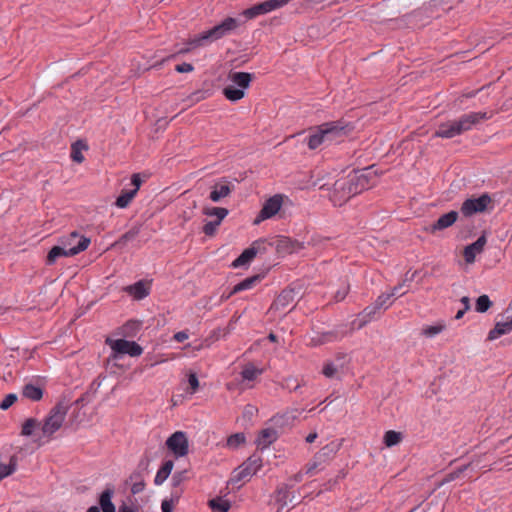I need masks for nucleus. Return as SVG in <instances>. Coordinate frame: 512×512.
I'll list each match as a JSON object with an SVG mask.
<instances>
[{
  "label": "nucleus",
  "instance_id": "nucleus-1",
  "mask_svg": "<svg viewBox=\"0 0 512 512\" xmlns=\"http://www.w3.org/2000/svg\"><path fill=\"white\" fill-rule=\"evenodd\" d=\"M366 188H368L367 174L364 171H352L334 183L331 200L334 205L341 206Z\"/></svg>",
  "mask_w": 512,
  "mask_h": 512
},
{
  "label": "nucleus",
  "instance_id": "nucleus-2",
  "mask_svg": "<svg viewBox=\"0 0 512 512\" xmlns=\"http://www.w3.org/2000/svg\"><path fill=\"white\" fill-rule=\"evenodd\" d=\"M491 117L487 112H470L463 114L458 119L448 120L439 124L434 136L439 138L451 139L470 131L481 121Z\"/></svg>",
  "mask_w": 512,
  "mask_h": 512
},
{
  "label": "nucleus",
  "instance_id": "nucleus-3",
  "mask_svg": "<svg viewBox=\"0 0 512 512\" xmlns=\"http://www.w3.org/2000/svg\"><path fill=\"white\" fill-rule=\"evenodd\" d=\"M239 25L240 22L238 19L228 17L224 19L220 24L190 39L187 42V47L181 49L179 53H187L193 49L206 46L207 44L212 43L230 34Z\"/></svg>",
  "mask_w": 512,
  "mask_h": 512
},
{
  "label": "nucleus",
  "instance_id": "nucleus-4",
  "mask_svg": "<svg viewBox=\"0 0 512 512\" xmlns=\"http://www.w3.org/2000/svg\"><path fill=\"white\" fill-rule=\"evenodd\" d=\"M90 244V239L72 232L68 236L62 237L59 244L52 247L47 255V263L53 264L59 257H70L86 250Z\"/></svg>",
  "mask_w": 512,
  "mask_h": 512
},
{
  "label": "nucleus",
  "instance_id": "nucleus-5",
  "mask_svg": "<svg viewBox=\"0 0 512 512\" xmlns=\"http://www.w3.org/2000/svg\"><path fill=\"white\" fill-rule=\"evenodd\" d=\"M68 411V405L60 402L50 411L40 431L41 434L34 432V442H37L38 446L47 443L51 436L62 426L64 419Z\"/></svg>",
  "mask_w": 512,
  "mask_h": 512
},
{
  "label": "nucleus",
  "instance_id": "nucleus-6",
  "mask_svg": "<svg viewBox=\"0 0 512 512\" xmlns=\"http://www.w3.org/2000/svg\"><path fill=\"white\" fill-rule=\"evenodd\" d=\"M168 450L176 457L181 458L189 452V441L185 432L176 431L166 440Z\"/></svg>",
  "mask_w": 512,
  "mask_h": 512
},
{
  "label": "nucleus",
  "instance_id": "nucleus-7",
  "mask_svg": "<svg viewBox=\"0 0 512 512\" xmlns=\"http://www.w3.org/2000/svg\"><path fill=\"white\" fill-rule=\"evenodd\" d=\"M262 466V459L260 456L252 455L247 461L235 470L234 480L243 481L249 479L251 476L257 473Z\"/></svg>",
  "mask_w": 512,
  "mask_h": 512
},
{
  "label": "nucleus",
  "instance_id": "nucleus-8",
  "mask_svg": "<svg viewBox=\"0 0 512 512\" xmlns=\"http://www.w3.org/2000/svg\"><path fill=\"white\" fill-rule=\"evenodd\" d=\"M490 203L491 198L488 194H483L478 198L467 199L461 206V213L469 217L476 213L484 212Z\"/></svg>",
  "mask_w": 512,
  "mask_h": 512
},
{
  "label": "nucleus",
  "instance_id": "nucleus-9",
  "mask_svg": "<svg viewBox=\"0 0 512 512\" xmlns=\"http://www.w3.org/2000/svg\"><path fill=\"white\" fill-rule=\"evenodd\" d=\"M322 125L329 144L341 141L351 130L341 121L327 122Z\"/></svg>",
  "mask_w": 512,
  "mask_h": 512
},
{
  "label": "nucleus",
  "instance_id": "nucleus-10",
  "mask_svg": "<svg viewBox=\"0 0 512 512\" xmlns=\"http://www.w3.org/2000/svg\"><path fill=\"white\" fill-rule=\"evenodd\" d=\"M272 245L275 247L277 253L283 255L297 253L305 248L304 242H299L286 236L277 237Z\"/></svg>",
  "mask_w": 512,
  "mask_h": 512
},
{
  "label": "nucleus",
  "instance_id": "nucleus-11",
  "mask_svg": "<svg viewBox=\"0 0 512 512\" xmlns=\"http://www.w3.org/2000/svg\"><path fill=\"white\" fill-rule=\"evenodd\" d=\"M111 349L118 354H128L132 357L140 356L143 352L142 347L134 341L117 339L111 342Z\"/></svg>",
  "mask_w": 512,
  "mask_h": 512
},
{
  "label": "nucleus",
  "instance_id": "nucleus-12",
  "mask_svg": "<svg viewBox=\"0 0 512 512\" xmlns=\"http://www.w3.org/2000/svg\"><path fill=\"white\" fill-rule=\"evenodd\" d=\"M282 202L283 197L280 194H276L266 200L255 223H259L261 220L271 218L277 214L282 206Z\"/></svg>",
  "mask_w": 512,
  "mask_h": 512
},
{
  "label": "nucleus",
  "instance_id": "nucleus-13",
  "mask_svg": "<svg viewBox=\"0 0 512 512\" xmlns=\"http://www.w3.org/2000/svg\"><path fill=\"white\" fill-rule=\"evenodd\" d=\"M294 289L283 290L273 302L271 308L277 311L291 310L297 297Z\"/></svg>",
  "mask_w": 512,
  "mask_h": 512
},
{
  "label": "nucleus",
  "instance_id": "nucleus-14",
  "mask_svg": "<svg viewBox=\"0 0 512 512\" xmlns=\"http://www.w3.org/2000/svg\"><path fill=\"white\" fill-rule=\"evenodd\" d=\"M512 331V315L505 314L500 321H497L495 327L490 330L488 340H495L502 335H506Z\"/></svg>",
  "mask_w": 512,
  "mask_h": 512
},
{
  "label": "nucleus",
  "instance_id": "nucleus-15",
  "mask_svg": "<svg viewBox=\"0 0 512 512\" xmlns=\"http://www.w3.org/2000/svg\"><path fill=\"white\" fill-rule=\"evenodd\" d=\"M486 242V237L482 235L474 243L466 246L464 249L465 261L467 263H473L476 255L483 251Z\"/></svg>",
  "mask_w": 512,
  "mask_h": 512
},
{
  "label": "nucleus",
  "instance_id": "nucleus-16",
  "mask_svg": "<svg viewBox=\"0 0 512 512\" xmlns=\"http://www.w3.org/2000/svg\"><path fill=\"white\" fill-rule=\"evenodd\" d=\"M341 447V442L338 441H332L329 444L322 447L315 456L318 460H320L323 464L330 461L336 453L339 451Z\"/></svg>",
  "mask_w": 512,
  "mask_h": 512
},
{
  "label": "nucleus",
  "instance_id": "nucleus-17",
  "mask_svg": "<svg viewBox=\"0 0 512 512\" xmlns=\"http://www.w3.org/2000/svg\"><path fill=\"white\" fill-rule=\"evenodd\" d=\"M124 290L136 300H141L149 295L150 286L148 282L140 280L133 285H129Z\"/></svg>",
  "mask_w": 512,
  "mask_h": 512
},
{
  "label": "nucleus",
  "instance_id": "nucleus-18",
  "mask_svg": "<svg viewBox=\"0 0 512 512\" xmlns=\"http://www.w3.org/2000/svg\"><path fill=\"white\" fill-rule=\"evenodd\" d=\"M278 438V433L274 428H265L260 431L256 444L260 449H266Z\"/></svg>",
  "mask_w": 512,
  "mask_h": 512
},
{
  "label": "nucleus",
  "instance_id": "nucleus-19",
  "mask_svg": "<svg viewBox=\"0 0 512 512\" xmlns=\"http://www.w3.org/2000/svg\"><path fill=\"white\" fill-rule=\"evenodd\" d=\"M345 333L340 332L338 330H330L323 332L321 334H317L316 336L311 338V344L312 345H322L325 343L333 342L340 340L344 337Z\"/></svg>",
  "mask_w": 512,
  "mask_h": 512
},
{
  "label": "nucleus",
  "instance_id": "nucleus-20",
  "mask_svg": "<svg viewBox=\"0 0 512 512\" xmlns=\"http://www.w3.org/2000/svg\"><path fill=\"white\" fill-rule=\"evenodd\" d=\"M232 186L226 182L216 183L210 192L209 198L213 202H220L223 198L230 195Z\"/></svg>",
  "mask_w": 512,
  "mask_h": 512
},
{
  "label": "nucleus",
  "instance_id": "nucleus-21",
  "mask_svg": "<svg viewBox=\"0 0 512 512\" xmlns=\"http://www.w3.org/2000/svg\"><path fill=\"white\" fill-rule=\"evenodd\" d=\"M260 245L259 241L253 243V245L247 249H245L241 255L235 259L232 263L233 267H241L249 263L258 253V246Z\"/></svg>",
  "mask_w": 512,
  "mask_h": 512
},
{
  "label": "nucleus",
  "instance_id": "nucleus-22",
  "mask_svg": "<svg viewBox=\"0 0 512 512\" xmlns=\"http://www.w3.org/2000/svg\"><path fill=\"white\" fill-rule=\"evenodd\" d=\"M381 308L374 302L373 304L367 306L359 315H358V328H362L368 322L376 317L379 314Z\"/></svg>",
  "mask_w": 512,
  "mask_h": 512
},
{
  "label": "nucleus",
  "instance_id": "nucleus-23",
  "mask_svg": "<svg viewBox=\"0 0 512 512\" xmlns=\"http://www.w3.org/2000/svg\"><path fill=\"white\" fill-rule=\"evenodd\" d=\"M458 213L456 211H450L441 217L432 225L431 231L443 230L450 227L457 220Z\"/></svg>",
  "mask_w": 512,
  "mask_h": 512
},
{
  "label": "nucleus",
  "instance_id": "nucleus-24",
  "mask_svg": "<svg viewBox=\"0 0 512 512\" xmlns=\"http://www.w3.org/2000/svg\"><path fill=\"white\" fill-rule=\"evenodd\" d=\"M228 78L234 85L245 91L251 83L252 74L248 72H232Z\"/></svg>",
  "mask_w": 512,
  "mask_h": 512
},
{
  "label": "nucleus",
  "instance_id": "nucleus-25",
  "mask_svg": "<svg viewBox=\"0 0 512 512\" xmlns=\"http://www.w3.org/2000/svg\"><path fill=\"white\" fill-rule=\"evenodd\" d=\"M307 144L310 149H316L322 144H329L322 124L309 136Z\"/></svg>",
  "mask_w": 512,
  "mask_h": 512
},
{
  "label": "nucleus",
  "instance_id": "nucleus-26",
  "mask_svg": "<svg viewBox=\"0 0 512 512\" xmlns=\"http://www.w3.org/2000/svg\"><path fill=\"white\" fill-rule=\"evenodd\" d=\"M113 493L114 491L111 488H107L101 493L99 504L103 512H115V506L111 501Z\"/></svg>",
  "mask_w": 512,
  "mask_h": 512
},
{
  "label": "nucleus",
  "instance_id": "nucleus-27",
  "mask_svg": "<svg viewBox=\"0 0 512 512\" xmlns=\"http://www.w3.org/2000/svg\"><path fill=\"white\" fill-rule=\"evenodd\" d=\"M289 491L287 487H281L276 492L275 502L277 504L276 512H284L288 507L289 502Z\"/></svg>",
  "mask_w": 512,
  "mask_h": 512
},
{
  "label": "nucleus",
  "instance_id": "nucleus-28",
  "mask_svg": "<svg viewBox=\"0 0 512 512\" xmlns=\"http://www.w3.org/2000/svg\"><path fill=\"white\" fill-rule=\"evenodd\" d=\"M259 281H260V276H258V275L244 279L243 281H241L240 283H238L237 285H235L233 287V289L231 290V292L229 293V295L226 298H228L231 295L238 293L240 291L251 289Z\"/></svg>",
  "mask_w": 512,
  "mask_h": 512
},
{
  "label": "nucleus",
  "instance_id": "nucleus-29",
  "mask_svg": "<svg viewBox=\"0 0 512 512\" xmlns=\"http://www.w3.org/2000/svg\"><path fill=\"white\" fill-rule=\"evenodd\" d=\"M174 463L171 460L166 461L162 467L158 470L154 482L156 485H161L170 475L173 469Z\"/></svg>",
  "mask_w": 512,
  "mask_h": 512
},
{
  "label": "nucleus",
  "instance_id": "nucleus-30",
  "mask_svg": "<svg viewBox=\"0 0 512 512\" xmlns=\"http://www.w3.org/2000/svg\"><path fill=\"white\" fill-rule=\"evenodd\" d=\"M223 94L228 100L236 102L245 96V91L231 85L224 88Z\"/></svg>",
  "mask_w": 512,
  "mask_h": 512
},
{
  "label": "nucleus",
  "instance_id": "nucleus-31",
  "mask_svg": "<svg viewBox=\"0 0 512 512\" xmlns=\"http://www.w3.org/2000/svg\"><path fill=\"white\" fill-rule=\"evenodd\" d=\"M136 196V190L123 191L116 199L115 205L118 208H126Z\"/></svg>",
  "mask_w": 512,
  "mask_h": 512
},
{
  "label": "nucleus",
  "instance_id": "nucleus-32",
  "mask_svg": "<svg viewBox=\"0 0 512 512\" xmlns=\"http://www.w3.org/2000/svg\"><path fill=\"white\" fill-rule=\"evenodd\" d=\"M18 455H13L8 464L0 462V480L9 476L15 471Z\"/></svg>",
  "mask_w": 512,
  "mask_h": 512
},
{
  "label": "nucleus",
  "instance_id": "nucleus-33",
  "mask_svg": "<svg viewBox=\"0 0 512 512\" xmlns=\"http://www.w3.org/2000/svg\"><path fill=\"white\" fill-rule=\"evenodd\" d=\"M446 328L445 323L438 322L435 325L425 326L422 328V335L432 338L438 334H440Z\"/></svg>",
  "mask_w": 512,
  "mask_h": 512
},
{
  "label": "nucleus",
  "instance_id": "nucleus-34",
  "mask_svg": "<svg viewBox=\"0 0 512 512\" xmlns=\"http://www.w3.org/2000/svg\"><path fill=\"white\" fill-rule=\"evenodd\" d=\"M209 506L213 512H227L230 509L229 501L220 497L210 500Z\"/></svg>",
  "mask_w": 512,
  "mask_h": 512
},
{
  "label": "nucleus",
  "instance_id": "nucleus-35",
  "mask_svg": "<svg viewBox=\"0 0 512 512\" xmlns=\"http://www.w3.org/2000/svg\"><path fill=\"white\" fill-rule=\"evenodd\" d=\"M261 373V369L256 368L253 364H248L243 368L241 376L243 380L252 381L256 379Z\"/></svg>",
  "mask_w": 512,
  "mask_h": 512
},
{
  "label": "nucleus",
  "instance_id": "nucleus-36",
  "mask_svg": "<svg viewBox=\"0 0 512 512\" xmlns=\"http://www.w3.org/2000/svg\"><path fill=\"white\" fill-rule=\"evenodd\" d=\"M203 212L207 216L216 217L218 221H222L228 215V210L222 207H206Z\"/></svg>",
  "mask_w": 512,
  "mask_h": 512
},
{
  "label": "nucleus",
  "instance_id": "nucleus-37",
  "mask_svg": "<svg viewBox=\"0 0 512 512\" xmlns=\"http://www.w3.org/2000/svg\"><path fill=\"white\" fill-rule=\"evenodd\" d=\"M402 440V434L393 430H389L384 435V443L387 447L399 444Z\"/></svg>",
  "mask_w": 512,
  "mask_h": 512
},
{
  "label": "nucleus",
  "instance_id": "nucleus-38",
  "mask_svg": "<svg viewBox=\"0 0 512 512\" xmlns=\"http://www.w3.org/2000/svg\"><path fill=\"white\" fill-rule=\"evenodd\" d=\"M87 147L82 142L78 141L72 145L71 158L73 161L77 163H82L84 161V156L82 154V150H85Z\"/></svg>",
  "mask_w": 512,
  "mask_h": 512
},
{
  "label": "nucleus",
  "instance_id": "nucleus-39",
  "mask_svg": "<svg viewBox=\"0 0 512 512\" xmlns=\"http://www.w3.org/2000/svg\"><path fill=\"white\" fill-rule=\"evenodd\" d=\"M393 297L395 293H382L375 300V303L383 310L388 309L393 304Z\"/></svg>",
  "mask_w": 512,
  "mask_h": 512
},
{
  "label": "nucleus",
  "instance_id": "nucleus-40",
  "mask_svg": "<svg viewBox=\"0 0 512 512\" xmlns=\"http://www.w3.org/2000/svg\"><path fill=\"white\" fill-rule=\"evenodd\" d=\"M492 306V302L490 301L487 295H481L476 300L475 309L479 313L486 312Z\"/></svg>",
  "mask_w": 512,
  "mask_h": 512
},
{
  "label": "nucleus",
  "instance_id": "nucleus-41",
  "mask_svg": "<svg viewBox=\"0 0 512 512\" xmlns=\"http://www.w3.org/2000/svg\"><path fill=\"white\" fill-rule=\"evenodd\" d=\"M244 442H245L244 433H235V434L231 435L230 437H228L226 445H227V447H229L231 449H236Z\"/></svg>",
  "mask_w": 512,
  "mask_h": 512
},
{
  "label": "nucleus",
  "instance_id": "nucleus-42",
  "mask_svg": "<svg viewBox=\"0 0 512 512\" xmlns=\"http://www.w3.org/2000/svg\"><path fill=\"white\" fill-rule=\"evenodd\" d=\"M140 232V226H134L129 231L124 233L115 244H126L127 242L135 239Z\"/></svg>",
  "mask_w": 512,
  "mask_h": 512
},
{
  "label": "nucleus",
  "instance_id": "nucleus-43",
  "mask_svg": "<svg viewBox=\"0 0 512 512\" xmlns=\"http://www.w3.org/2000/svg\"><path fill=\"white\" fill-rule=\"evenodd\" d=\"M17 400V395L14 393H10L4 397V399L0 402V409L7 410L9 409Z\"/></svg>",
  "mask_w": 512,
  "mask_h": 512
},
{
  "label": "nucleus",
  "instance_id": "nucleus-44",
  "mask_svg": "<svg viewBox=\"0 0 512 512\" xmlns=\"http://www.w3.org/2000/svg\"><path fill=\"white\" fill-rule=\"evenodd\" d=\"M322 465L323 463L314 456L313 460L307 464L305 473L307 475H314Z\"/></svg>",
  "mask_w": 512,
  "mask_h": 512
},
{
  "label": "nucleus",
  "instance_id": "nucleus-45",
  "mask_svg": "<svg viewBox=\"0 0 512 512\" xmlns=\"http://www.w3.org/2000/svg\"><path fill=\"white\" fill-rule=\"evenodd\" d=\"M328 241V238H325V237H322L320 235H313L311 236V238L308 240L307 242V245L308 246H312V247H317V248H320V247H323L324 244Z\"/></svg>",
  "mask_w": 512,
  "mask_h": 512
},
{
  "label": "nucleus",
  "instance_id": "nucleus-46",
  "mask_svg": "<svg viewBox=\"0 0 512 512\" xmlns=\"http://www.w3.org/2000/svg\"><path fill=\"white\" fill-rule=\"evenodd\" d=\"M220 223L221 221L218 220L207 222L203 227V232L208 236L214 235Z\"/></svg>",
  "mask_w": 512,
  "mask_h": 512
},
{
  "label": "nucleus",
  "instance_id": "nucleus-47",
  "mask_svg": "<svg viewBox=\"0 0 512 512\" xmlns=\"http://www.w3.org/2000/svg\"><path fill=\"white\" fill-rule=\"evenodd\" d=\"M322 373L327 378H333L337 375L338 369L333 363H327L323 367Z\"/></svg>",
  "mask_w": 512,
  "mask_h": 512
},
{
  "label": "nucleus",
  "instance_id": "nucleus-48",
  "mask_svg": "<svg viewBox=\"0 0 512 512\" xmlns=\"http://www.w3.org/2000/svg\"><path fill=\"white\" fill-rule=\"evenodd\" d=\"M188 383L190 386V393L194 394L199 388V381L196 373L190 372L188 375Z\"/></svg>",
  "mask_w": 512,
  "mask_h": 512
},
{
  "label": "nucleus",
  "instance_id": "nucleus-49",
  "mask_svg": "<svg viewBox=\"0 0 512 512\" xmlns=\"http://www.w3.org/2000/svg\"><path fill=\"white\" fill-rule=\"evenodd\" d=\"M178 497H171L169 499H164L161 504L162 512H172L175 503L177 502Z\"/></svg>",
  "mask_w": 512,
  "mask_h": 512
},
{
  "label": "nucleus",
  "instance_id": "nucleus-50",
  "mask_svg": "<svg viewBox=\"0 0 512 512\" xmlns=\"http://www.w3.org/2000/svg\"><path fill=\"white\" fill-rule=\"evenodd\" d=\"M175 70L179 73H189L194 70V67L192 64L185 62V63L177 65L175 67Z\"/></svg>",
  "mask_w": 512,
  "mask_h": 512
},
{
  "label": "nucleus",
  "instance_id": "nucleus-51",
  "mask_svg": "<svg viewBox=\"0 0 512 512\" xmlns=\"http://www.w3.org/2000/svg\"><path fill=\"white\" fill-rule=\"evenodd\" d=\"M31 434H32V418H28L22 427L21 435L30 436Z\"/></svg>",
  "mask_w": 512,
  "mask_h": 512
},
{
  "label": "nucleus",
  "instance_id": "nucleus-52",
  "mask_svg": "<svg viewBox=\"0 0 512 512\" xmlns=\"http://www.w3.org/2000/svg\"><path fill=\"white\" fill-rule=\"evenodd\" d=\"M405 286V281H403L399 285L395 286L389 293H395V297L402 296L407 293V290H404Z\"/></svg>",
  "mask_w": 512,
  "mask_h": 512
},
{
  "label": "nucleus",
  "instance_id": "nucleus-53",
  "mask_svg": "<svg viewBox=\"0 0 512 512\" xmlns=\"http://www.w3.org/2000/svg\"><path fill=\"white\" fill-rule=\"evenodd\" d=\"M348 291H349V286L348 285H344L341 289H339L335 293V299L337 301H342L346 297V295L348 294Z\"/></svg>",
  "mask_w": 512,
  "mask_h": 512
},
{
  "label": "nucleus",
  "instance_id": "nucleus-54",
  "mask_svg": "<svg viewBox=\"0 0 512 512\" xmlns=\"http://www.w3.org/2000/svg\"><path fill=\"white\" fill-rule=\"evenodd\" d=\"M43 397V388L42 385L39 384V380H37L36 384H34V401H38Z\"/></svg>",
  "mask_w": 512,
  "mask_h": 512
},
{
  "label": "nucleus",
  "instance_id": "nucleus-55",
  "mask_svg": "<svg viewBox=\"0 0 512 512\" xmlns=\"http://www.w3.org/2000/svg\"><path fill=\"white\" fill-rule=\"evenodd\" d=\"M285 383H286L285 385L287 388L294 390V391H297L300 387V384L297 382L296 379H292V378L286 379Z\"/></svg>",
  "mask_w": 512,
  "mask_h": 512
},
{
  "label": "nucleus",
  "instance_id": "nucleus-56",
  "mask_svg": "<svg viewBox=\"0 0 512 512\" xmlns=\"http://www.w3.org/2000/svg\"><path fill=\"white\" fill-rule=\"evenodd\" d=\"M131 182L134 185V189L133 190H136V193H137L139 188H140V186H141V183H142L140 175L139 174H133L132 178H131Z\"/></svg>",
  "mask_w": 512,
  "mask_h": 512
},
{
  "label": "nucleus",
  "instance_id": "nucleus-57",
  "mask_svg": "<svg viewBox=\"0 0 512 512\" xmlns=\"http://www.w3.org/2000/svg\"><path fill=\"white\" fill-rule=\"evenodd\" d=\"M189 335L186 331H179L177 333L174 334L173 338L177 341V342H183L185 341L186 339H188Z\"/></svg>",
  "mask_w": 512,
  "mask_h": 512
},
{
  "label": "nucleus",
  "instance_id": "nucleus-58",
  "mask_svg": "<svg viewBox=\"0 0 512 512\" xmlns=\"http://www.w3.org/2000/svg\"><path fill=\"white\" fill-rule=\"evenodd\" d=\"M144 489V483L143 482H137V483H134L131 487V492L133 494H138L140 493L141 491H143Z\"/></svg>",
  "mask_w": 512,
  "mask_h": 512
},
{
  "label": "nucleus",
  "instance_id": "nucleus-59",
  "mask_svg": "<svg viewBox=\"0 0 512 512\" xmlns=\"http://www.w3.org/2000/svg\"><path fill=\"white\" fill-rule=\"evenodd\" d=\"M23 396L32 398V383L25 384L23 389Z\"/></svg>",
  "mask_w": 512,
  "mask_h": 512
},
{
  "label": "nucleus",
  "instance_id": "nucleus-60",
  "mask_svg": "<svg viewBox=\"0 0 512 512\" xmlns=\"http://www.w3.org/2000/svg\"><path fill=\"white\" fill-rule=\"evenodd\" d=\"M461 303L463 304L464 310L470 309V299L467 296L461 298Z\"/></svg>",
  "mask_w": 512,
  "mask_h": 512
},
{
  "label": "nucleus",
  "instance_id": "nucleus-61",
  "mask_svg": "<svg viewBox=\"0 0 512 512\" xmlns=\"http://www.w3.org/2000/svg\"><path fill=\"white\" fill-rule=\"evenodd\" d=\"M182 479H183V473H179V474L174 475L172 480H173L174 485L176 486V485L180 484Z\"/></svg>",
  "mask_w": 512,
  "mask_h": 512
},
{
  "label": "nucleus",
  "instance_id": "nucleus-62",
  "mask_svg": "<svg viewBox=\"0 0 512 512\" xmlns=\"http://www.w3.org/2000/svg\"><path fill=\"white\" fill-rule=\"evenodd\" d=\"M318 437L317 433L316 432H312L310 433L307 437H306V442L307 443H313L316 438Z\"/></svg>",
  "mask_w": 512,
  "mask_h": 512
},
{
  "label": "nucleus",
  "instance_id": "nucleus-63",
  "mask_svg": "<svg viewBox=\"0 0 512 512\" xmlns=\"http://www.w3.org/2000/svg\"><path fill=\"white\" fill-rule=\"evenodd\" d=\"M289 502L293 505L299 502L298 497H296L294 494L289 493Z\"/></svg>",
  "mask_w": 512,
  "mask_h": 512
},
{
  "label": "nucleus",
  "instance_id": "nucleus-64",
  "mask_svg": "<svg viewBox=\"0 0 512 512\" xmlns=\"http://www.w3.org/2000/svg\"><path fill=\"white\" fill-rule=\"evenodd\" d=\"M119 512H135V511L128 506H123V507H120Z\"/></svg>",
  "mask_w": 512,
  "mask_h": 512
}]
</instances>
